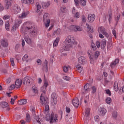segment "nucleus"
I'll use <instances>...</instances> for the list:
<instances>
[{"mask_svg":"<svg viewBox=\"0 0 124 124\" xmlns=\"http://www.w3.org/2000/svg\"><path fill=\"white\" fill-rule=\"evenodd\" d=\"M1 45L3 46V47H7L8 46V43H7V41L6 40H2L1 41Z\"/></svg>","mask_w":124,"mask_h":124,"instance_id":"4be33fe9","label":"nucleus"},{"mask_svg":"<svg viewBox=\"0 0 124 124\" xmlns=\"http://www.w3.org/2000/svg\"><path fill=\"white\" fill-rule=\"evenodd\" d=\"M79 1L83 6L87 4V0H79Z\"/></svg>","mask_w":124,"mask_h":124,"instance_id":"a19ab883","label":"nucleus"},{"mask_svg":"<svg viewBox=\"0 0 124 124\" xmlns=\"http://www.w3.org/2000/svg\"><path fill=\"white\" fill-rule=\"evenodd\" d=\"M112 117L113 119H116V118L118 117V112H117V111H114L112 113Z\"/></svg>","mask_w":124,"mask_h":124,"instance_id":"79ce46f5","label":"nucleus"},{"mask_svg":"<svg viewBox=\"0 0 124 124\" xmlns=\"http://www.w3.org/2000/svg\"><path fill=\"white\" fill-rule=\"evenodd\" d=\"M10 27V25L9 24V21H7L5 23V29L6 31H9V28Z\"/></svg>","mask_w":124,"mask_h":124,"instance_id":"72a5a7b5","label":"nucleus"},{"mask_svg":"<svg viewBox=\"0 0 124 124\" xmlns=\"http://www.w3.org/2000/svg\"><path fill=\"white\" fill-rule=\"evenodd\" d=\"M43 21L45 24V27L47 29L50 26V23H51V20L49 19V14L45 13L43 16Z\"/></svg>","mask_w":124,"mask_h":124,"instance_id":"7ed1b4c3","label":"nucleus"},{"mask_svg":"<svg viewBox=\"0 0 124 124\" xmlns=\"http://www.w3.org/2000/svg\"><path fill=\"white\" fill-rule=\"evenodd\" d=\"M113 90L115 92H118L119 91V85H118V82L115 81L113 85Z\"/></svg>","mask_w":124,"mask_h":124,"instance_id":"b1692460","label":"nucleus"},{"mask_svg":"<svg viewBox=\"0 0 124 124\" xmlns=\"http://www.w3.org/2000/svg\"><path fill=\"white\" fill-rule=\"evenodd\" d=\"M74 18H76L77 19H78V18H79L80 17V13H79L78 12L76 14H74Z\"/></svg>","mask_w":124,"mask_h":124,"instance_id":"de8ad7c7","label":"nucleus"},{"mask_svg":"<svg viewBox=\"0 0 124 124\" xmlns=\"http://www.w3.org/2000/svg\"><path fill=\"white\" fill-rule=\"evenodd\" d=\"M102 46L105 47L106 46V40H103L102 43Z\"/></svg>","mask_w":124,"mask_h":124,"instance_id":"0e129e2a","label":"nucleus"},{"mask_svg":"<svg viewBox=\"0 0 124 124\" xmlns=\"http://www.w3.org/2000/svg\"><path fill=\"white\" fill-rule=\"evenodd\" d=\"M112 34H113L115 38H117V33L116 32V30L114 29L112 30Z\"/></svg>","mask_w":124,"mask_h":124,"instance_id":"69168bd1","label":"nucleus"},{"mask_svg":"<svg viewBox=\"0 0 124 124\" xmlns=\"http://www.w3.org/2000/svg\"><path fill=\"white\" fill-rule=\"evenodd\" d=\"M91 47L93 51H95V50H96V46H95V44H92V45H91Z\"/></svg>","mask_w":124,"mask_h":124,"instance_id":"680f3d73","label":"nucleus"},{"mask_svg":"<svg viewBox=\"0 0 124 124\" xmlns=\"http://www.w3.org/2000/svg\"><path fill=\"white\" fill-rule=\"evenodd\" d=\"M60 10L62 13H65L66 12V8L65 6H62L61 7Z\"/></svg>","mask_w":124,"mask_h":124,"instance_id":"e433bc0d","label":"nucleus"},{"mask_svg":"<svg viewBox=\"0 0 124 124\" xmlns=\"http://www.w3.org/2000/svg\"><path fill=\"white\" fill-rule=\"evenodd\" d=\"M22 85V80L17 79L16 80L15 82V87L16 89H19L21 88V85Z\"/></svg>","mask_w":124,"mask_h":124,"instance_id":"2eb2a0df","label":"nucleus"},{"mask_svg":"<svg viewBox=\"0 0 124 124\" xmlns=\"http://www.w3.org/2000/svg\"><path fill=\"white\" fill-rule=\"evenodd\" d=\"M70 108H69V107H66V113H70Z\"/></svg>","mask_w":124,"mask_h":124,"instance_id":"774afa93","label":"nucleus"},{"mask_svg":"<svg viewBox=\"0 0 124 124\" xmlns=\"http://www.w3.org/2000/svg\"><path fill=\"white\" fill-rule=\"evenodd\" d=\"M59 42H60V38L59 37H57L53 42V48L57 47L58 45H59Z\"/></svg>","mask_w":124,"mask_h":124,"instance_id":"aec40b11","label":"nucleus"},{"mask_svg":"<svg viewBox=\"0 0 124 124\" xmlns=\"http://www.w3.org/2000/svg\"><path fill=\"white\" fill-rule=\"evenodd\" d=\"M82 31V28H81L80 26H76V30L75 31Z\"/></svg>","mask_w":124,"mask_h":124,"instance_id":"09e8293b","label":"nucleus"},{"mask_svg":"<svg viewBox=\"0 0 124 124\" xmlns=\"http://www.w3.org/2000/svg\"><path fill=\"white\" fill-rule=\"evenodd\" d=\"M88 101H89V95H87L84 98L85 103H87Z\"/></svg>","mask_w":124,"mask_h":124,"instance_id":"bf43d9fd","label":"nucleus"},{"mask_svg":"<svg viewBox=\"0 0 124 124\" xmlns=\"http://www.w3.org/2000/svg\"><path fill=\"white\" fill-rule=\"evenodd\" d=\"M36 8H37L36 12L37 13H38V12H39V11H40V9H41V6L39 4V3H36Z\"/></svg>","mask_w":124,"mask_h":124,"instance_id":"c85d7f7f","label":"nucleus"},{"mask_svg":"<svg viewBox=\"0 0 124 124\" xmlns=\"http://www.w3.org/2000/svg\"><path fill=\"white\" fill-rule=\"evenodd\" d=\"M90 108H87L85 109V116L86 117H88V116H89V115H90Z\"/></svg>","mask_w":124,"mask_h":124,"instance_id":"37998d69","label":"nucleus"},{"mask_svg":"<svg viewBox=\"0 0 124 124\" xmlns=\"http://www.w3.org/2000/svg\"><path fill=\"white\" fill-rule=\"evenodd\" d=\"M63 78L66 81H69V80H70V78L67 76H64Z\"/></svg>","mask_w":124,"mask_h":124,"instance_id":"6e6d98bb","label":"nucleus"},{"mask_svg":"<svg viewBox=\"0 0 124 124\" xmlns=\"http://www.w3.org/2000/svg\"><path fill=\"white\" fill-rule=\"evenodd\" d=\"M43 87H44L46 88H47V87H48V81L47 80L45 79L44 84Z\"/></svg>","mask_w":124,"mask_h":124,"instance_id":"8fccbe9b","label":"nucleus"},{"mask_svg":"<svg viewBox=\"0 0 124 124\" xmlns=\"http://www.w3.org/2000/svg\"><path fill=\"white\" fill-rule=\"evenodd\" d=\"M48 61H47L46 60L45 61V66L44 67L46 69V71L47 72L48 71Z\"/></svg>","mask_w":124,"mask_h":124,"instance_id":"58836bf2","label":"nucleus"},{"mask_svg":"<svg viewBox=\"0 0 124 124\" xmlns=\"http://www.w3.org/2000/svg\"><path fill=\"white\" fill-rule=\"evenodd\" d=\"M69 66H64L63 67V71H64V72H67L68 71V69H69Z\"/></svg>","mask_w":124,"mask_h":124,"instance_id":"ea45409f","label":"nucleus"},{"mask_svg":"<svg viewBox=\"0 0 124 124\" xmlns=\"http://www.w3.org/2000/svg\"><path fill=\"white\" fill-rule=\"evenodd\" d=\"M51 4V3L50 1H47V2H43L42 3V7L43 8H45V9H46V8H48L50 6V5Z\"/></svg>","mask_w":124,"mask_h":124,"instance_id":"a211bd4d","label":"nucleus"},{"mask_svg":"<svg viewBox=\"0 0 124 124\" xmlns=\"http://www.w3.org/2000/svg\"><path fill=\"white\" fill-rule=\"evenodd\" d=\"M89 88H90L89 83H87L84 87V90L85 91H89Z\"/></svg>","mask_w":124,"mask_h":124,"instance_id":"49530a36","label":"nucleus"},{"mask_svg":"<svg viewBox=\"0 0 124 124\" xmlns=\"http://www.w3.org/2000/svg\"><path fill=\"white\" fill-rule=\"evenodd\" d=\"M21 2L25 4H33L34 0H21Z\"/></svg>","mask_w":124,"mask_h":124,"instance_id":"6ab92c4d","label":"nucleus"},{"mask_svg":"<svg viewBox=\"0 0 124 124\" xmlns=\"http://www.w3.org/2000/svg\"><path fill=\"white\" fill-rule=\"evenodd\" d=\"M29 14H30V12L29 11L23 12L22 14L19 16V18L20 19L26 18Z\"/></svg>","mask_w":124,"mask_h":124,"instance_id":"dca6fc26","label":"nucleus"},{"mask_svg":"<svg viewBox=\"0 0 124 124\" xmlns=\"http://www.w3.org/2000/svg\"><path fill=\"white\" fill-rule=\"evenodd\" d=\"M40 91L43 93L42 94H45L46 93V88L44 87V86H42L40 88Z\"/></svg>","mask_w":124,"mask_h":124,"instance_id":"2f4dec72","label":"nucleus"},{"mask_svg":"<svg viewBox=\"0 0 124 124\" xmlns=\"http://www.w3.org/2000/svg\"><path fill=\"white\" fill-rule=\"evenodd\" d=\"M87 55L90 58L91 63H93L94 62V59H93V53L91 50H88L87 51Z\"/></svg>","mask_w":124,"mask_h":124,"instance_id":"6e6552de","label":"nucleus"},{"mask_svg":"<svg viewBox=\"0 0 124 124\" xmlns=\"http://www.w3.org/2000/svg\"><path fill=\"white\" fill-rule=\"evenodd\" d=\"M87 27L89 30H90V32H93V30L92 29V27H91L90 25L88 24H87Z\"/></svg>","mask_w":124,"mask_h":124,"instance_id":"13d9d810","label":"nucleus"},{"mask_svg":"<svg viewBox=\"0 0 124 124\" xmlns=\"http://www.w3.org/2000/svg\"><path fill=\"white\" fill-rule=\"evenodd\" d=\"M100 53L99 52V51H96L94 53V57L95 58V59H97V58H98V56H99Z\"/></svg>","mask_w":124,"mask_h":124,"instance_id":"5fc2aeb1","label":"nucleus"},{"mask_svg":"<svg viewBox=\"0 0 124 124\" xmlns=\"http://www.w3.org/2000/svg\"><path fill=\"white\" fill-rule=\"evenodd\" d=\"M10 18V16H4L3 17V19L4 20H8V19H9Z\"/></svg>","mask_w":124,"mask_h":124,"instance_id":"338daca9","label":"nucleus"},{"mask_svg":"<svg viewBox=\"0 0 124 124\" xmlns=\"http://www.w3.org/2000/svg\"><path fill=\"white\" fill-rule=\"evenodd\" d=\"M40 102L42 105H46V104H48V98L44 96V94H42L40 96Z\"/></svg>","mask_w":124,"mask_h":124,"instance_id":"39448f33","label":"nucleus"},{"mask_svg":"<svg viewBox=\"0 0 124 124\" xmlns=\"http://www.w3.org/2000/svg\"><path fill=\"white\" fill-rule=\"evenodd\" d=\"M78 62L80 64L84 65V64H86V63H87V60L85 57L81 56L78 59Z\"/></svg>","mask_w":124,"mask_h":124,"instance_id":"9b49d317","label":"nucleus"},{"mask_svg":"<svg viewBox=\"0 0 124 124\" xmlns=\"http://www.w3.org/2000/svg\"><path fill=\"white\" fill-rule=\"evenodd\" d=\"M119 63V59H116L114 61V62H112L111 64H110V66L112 68H113L116 64Z\"/></svg>","mask_w":124,"mask_h":124,"instance_id":"bb28decb","label":"nucleus"},{"mask_svg":"<svg viewBox=\"0 0 124 124\" xmlns=\"http://www.w3.org/2000/svg\"><path fill=\"white\" fill-rule=\"evenodd\" d=\"M16 99H17V97L16 96H14V97L12 98L11 99V101H10L11 104L13 105V104H14V102H15Z\"/></svg>","mask_w":124,"mask_h":124,"instance_id":"4c0bfd02","label":"nucleus"},{"mask_svg":"<svg viewBox=\"0 0 124 124\" xmlns=\"http://www.w3.org/2000/svg\"><path fill=\"white\" fill-rule=\"evenodd\" d=\"M98 31L99 33H102L106 37H109V34H108V33L106 32V30H105V28L103 27H100L98 28Z\"/></svg>","mask_w":124,"mask_h":124,"instance_id":"423d86ee","label":"nucleus"},{"mask_svg":"<svg viewBox=\"0 0 124 124\" xmlns=\"http://www.w3.org/2000/svg\"><path fill=\"white\" fill-rule=\"evenodd\" d=\"M24 39L28 44H31L32 43V41L31 38L29 36L25 37Z\"/></svg>","mask_w":124,"mask_h":124,"instance_id":"412c9836","label":"nucleus"},{"mask_svg":"<svg viewBox=\"0 0 124 124\" xmlns=\"http://www.w3.org/2000/svg\"><path fill=\"white\" fill-rule=\"evenodd\" d=\"M72 103L75 107L77 108L78 106H79V100L78 98H76L72 101Z\"/></svg>","mask_w":124,"mask_h":124,"instance_id":"f3484780","label":"nucleus"},{"mask_svg":"<svg viewBox=\"0 0 124 124\" xmlns=\"http://www.w3.org/2000/svg\"><path fill=\"white\" fill-rule=\"evenodd\" d=\"M15 88H16L15 85L14 84H12L10 86L9 90H10L11 91L12 90H14V89H15Z\"/></svg>","mask_w":124,"mask_h":124,"instance_id":"e2e57ef3","label":"nucleus"},{"mask_svg":"<svg viewBox=\"0 0 124 124\" xmlns=\"http://www.w3.org/2000/svg\"><path fill=\"white\" fill-rule=\"evenodd\" d=\"M76 29V26L75 25H71L69 27V30L70 31H75Z\"/></svg>","mask_w":124,"mask_h":124,"instance_id":"f704fd0d","label":"nucleus"},{"mask_svg":"<svg viewBox=\"0 0 124 124\" xmlns=\"http://www.w3.org/2000/svg\"><path fill=\"white\" fill-rule=\"evenodd\" d=\"M51 103L52 105H56L58 103V99H57V95L55 93L51 94Z\"/></svg>","mask_w":124,"mask_h":124,"instance_id":"0eeeda50","label":"nucleus"},{"mask_svg":"<svg viewBox=\"0 0 124 124\" xmlns=\"http://www.w3.org/2000/svg\"><path fill=\"white\" fill-rule=\"evenodd\" d=\"M55 34H60L61 33V29L58 28L55 31H54Z\"/></svg>","mask_w":124,"mask_h":124,"instance_id":"3c124183","label":"nucleus"},{"mask_svg":"<svg viewBox=\"0 0 124 124\" xmlns=\"http://www.w3.org/2000/svg\"><path fill=\"white\" fill-rule=\"evenodd\" d=\"M0 106L2 108H6V107H8V103L2 102L0 104Z\"/></svg>","mask_w":124,"mask_h":124,"instance_id":"a878e982","label":"nucleus"},{"mask_svg":"<svg viewBox=\"0 0 124 124\" xmlns=\"http://www.w3.org/2000/svg\"><path fill=\"white\" fill-rule=\"evenodd\" d=\"M26 121L29 123V122H31V116L28 113L26 114Z\"/></svg>","mask_w":124,"mask_h":124,"instance_id":"a18cd8bd","label":"nucleus"},{"mask_svg":"<svg viewBox=\"0 0 124 124\" xmlns=\"http://www.w3.org/2000/svg\"><path fill=\"white\" fill-rule=\"evenodd\" d=\"M58 117V114H54V112H51L50 114H47L46 115L45 120L46 122H49L50 124L57 123Z\"/></svg>","mask_w":124,"mask_h":124,"instance_id":"f03ea898","label":"nucleus"},{"mask_svg":"<svg viewBox=\"0 0 124 124\" xmlns=\"http://www.w3.org/2000/svg\"><path fill=\"white\" fill-rule=\"evenodd\" d=\"M92 93H95L96 92V88H95V86H93L92 87Z\"/></svg>","mask_w":124,"mask_h":124,"instance_id":"864d4df0","label":"nucleus"},{"mask_svg":"<svg viewBox=\"0 0 124 124\" xmlns=\"http://www.w3.org/2000/svg\"><path fill=\"white\" fill-rule=\"evenodd\" d=\"M10 62L12 64V66H14V65H15V63H14V59L11 58Z\"/></svg>","mask_w":124,"mask_h":124,"instance_id":"4d7b16f0","label":"nucleus"},{"mask_svg":"<svg viewBox=\"0 0 124 124\" xmlns=\"http://www.w3.org/2000/svg\"><path fill=\"white\" fill-rule=\"evenodd\" d=\"M31 112H32V113L34 115V114H35V108L33 106L31 107Z\"/></svg>","mask_w":124,"mask_h":124,"instance_id":"603ef678","label":"nucleus"},{"mask_svg":"<svg viewBox=\"0 0 124 124\" xmlns=\"http://www.w3.org/2000/svg\"><path fill=\"white\" fill-rule=\"evenodd\" d=\"M77 68L78 69V72L79 73H81L82 72V71H83V67H82L81 65H78L77 66Z\"/></svg>","mask_w":124,"mask_h":124,"instance_id":"c756f323","label":"nucleus"},{"mask_svg":"<svg viewBox=\"0 0 124 124\" xmlns=\"http://www.w3.org/2000/svg\"><path fill=\"white\" fill-rule=\"evenodd\" d=\"M6 3L5 5V9H9L10 7H11V5H12V1L13 0H4Z\"/></svg>","mask_w":124,"mask_h":124,"instance_id":"f8f14e48","label":"nucleus"},{"mask_svg":"<svg viewBox=\"0 0 124 124\" xmlns=\"http://www.w3.org/2000/svg\"><path fill=\"white\" fill-rule=\"evenodd\" d=\"M65 46L60 49V52L61 53H62L63 51H69L72 48L73 45L76 44L74 37L72 35L68 36L65 40Z\"/></svg>","mask_w":124,"mask_h":124,"instance_id":"f257e3e1","label":"nucleus"},{"mask_svg":"<svg viewBox=\"0 0 124 124\" xmlns=\"http://www.w3.org/2000/svg\"><path fill=\"white\" fill-rule=\"evenodd\" d=\"M15 24L16 25H18L19 27L20 25L22 24V20L19 19L16 20Z\"/></svg>","mask_w":124,"mask_h":124,"instance_id":"7c9ffc66","label":"nucleus"},{"mask_svg":"<svg viewBox=\"0 0 124 124\" xmlns=\"http://www.w3.org/2000/svg\"><path fill=\"white\" fill-rule=\"evenodd\" d=\"M23 82L24 85H30L31 82H32V78L30 77H26L23 78Z\"/></svg>","mask_w":124,"mask_h":124,"instance_id":"1a4fd4ad","label":"nucleus"},{"mask_svg":"<svg viewBox=\"0 0 124 124\" xmlns=\"http://www.w3.org/2000/svg\"><path fill=\"white\" fill-rule=\"evenodd\" d=\"M105 92H106V93H107V94H108L109 96H111V91H110L109 90V89L106 90Z\"/></svg>","mask_w":124,"mask_h":124,"instance_id":"052dcab7","label":"nucleus"},{"mask_svg":"<svg viewBox=\"0 0 124 124\" xmlns=\"http://www.w3.org/2000/svg\"><path fill=\"white\" fill-rule=\"evenodd\" d=\"M28 31H31V34L32 35H36L37 34V30L35 29V28L31 27H27Z\"/></svg>","mask_w":124,"mask_h":124,"instance_id":"9d476101","label":"nucleus"},{"mask_svg":"<svg viewBox=\"0 0 124 124\" xmlns=\"http://www.w3.org/2000/svg\"><path fill=\"white\" fill-rule=\"evenodd\" d=\"M50 111V108H49V105H48V104H46L45 108V111H44V113H45V114L46 115H47V114H49L48 113H49Z\"/></svg>","mask_w":124,"mask_h":124,"instance_id":"5701e85b","label":"nucleus"},{"mask_svg":"<svg viewBox=\"0 0 124 124\" xmlns=\"http://www.w3.org/2000/svg\"><path fill=\"white\" fill-rule=\"evenodd\" d=\"M94 118V121L95 122H96V123H98L99 122L100 118H99V116L98 115L95 116Z\"/></svg>","mask_w":124,"mask_h":124,"instance_id":"c03bdc74","label":"nucleus"},{"mask_svg":"<svg viewBox=\"0 0 124 124\" xmlns=\"http://www.w3.org/2000/svg\"><path fill=\"white\" fill-rule=\"evenodd\" d=\"M18 28H19L18 25H16L15 23L14 25L13 26V27L12 28V31H16V30H17V29H18Z\"/></svg>","mask_w":124,"mask_h":124,"instance_id":"473e14b6","label":"nucleus"},{"mask_svg":"<svg viewBox=\"0 0 124 124\" xmlns=\"http://www.w3.org/2000/svg\"><path fill=\"white\" fill-rule=\"evenodd\" d=\"M89 23H93L95 19V15L94 14H90L88 16Z\"/></svg>","mask_w":124,"mask_h":124,"instance_id":"ddd939ff","label":"nucleus"},{"mask_svg":"<svg viewBox=\"0 0 124 124\" xmlns=\"http://www.w3.org/2000/svg\"><path fill=\"white\" fill-rule=\"evenodd\" d=\"M99 112L101 116H105V114L107 113V110L104 107H101L99 109Z\"/></svg>","mask_w":124,"mask_h":124,"instance_id":"4468645a","label":"nucleus"},{"mask_svg":"<svg viewBox=\"0 0 124 124\" xmlns=\"http://www.w3.org/2000/svg\"><path fill=\"white\" fill-rule=\"evenodd\" d=\"M27 102H28V100L27 99H22L20 100L19 102L18 103L20 105H23L27 104Z\"/></svg>","mask_w":124,"mask_h":124,"instance_id":"cd10ccee","label":"nucleus"},{"mask_svg":"<svg viewBox=\"0 0 124 124\" xmlns=\"http://www.w3.org/2000/svg\"><path fill=\"white\" fill-rule=\"evenodd\" d=\"M11 10L14 14H18L21 12V8L17 4L13 5L11 8Z\"/></svg>","mask_w":124,"mask_h":124,"instance_id":"20e7f679","label":"nucleus"},{"mask_svg":"<svg viewBox=\"0 0 124 124\" xmlns=\"http://www.w3.org/2000/svg\"><path fill=\"white\" fill-rule=\"evenodd\" d=\"M106 103H107V104H110V103H111V102H112V99H111L109 97H107L106 99Z\"/></svg>","mask_w":124,"mask_h":124,"instance_id":"c9c22d12","label":"nucleus"},{"mask_svg":"<svg viewBox=\"0 0 124 124\" xmlns=\"http://www.w3.org/2000/svg\"><path fill=\"white\" fill-rule=\"evenodd\" d=\"M32 92L34 93H38V88L37 86L34 85L32 87Z\"/></svg>","mask_w":124,"mask_h":124,"instance_id":"393cba45","label":"nucleus"}]
</instances>
